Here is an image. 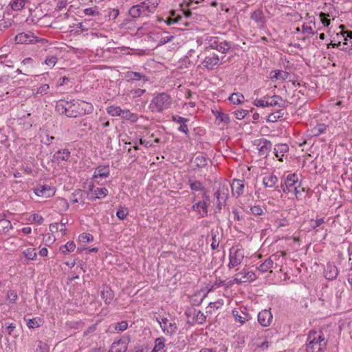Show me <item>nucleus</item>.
I'll list each match as a JSON object with an SVG mask.
<instances>
[{
	"label": "nucleus",
	"instance_id": "nucleus-1",
	"mask_svg": "<svg viewBox=\"0 0 352 352\" xmlns=\"http://www.w3.org/2000/svg\"><path fill=\"white\" fill-rule=\"evenodd\" d=\"M307 342V352H320L327 345L324 336L316 331L309 333Z\"/></svg>",
	"mask_w": 352,
	"mask_h": 352
},
{
	"label": "nucleus",
	"instance_id": "nucleus-2",
	"mask_svg": "<svg viewBox=\"0 0 352 352\" xmlns=\"http://www.w3.org/2000/svg\"><path fill=\"white\" fill-rule=\"evenodd\" d=\"M172 103L170 96L166 93L158 94L150 104V109L153 112H162L170 107Z\"/></svg>",
	"mask_w": 352,
	"mask_h": 352
},
{
	"label": "nucleus",
	"instance_id": "nucleus-3",
	"mask_svg": "<svg viewBox=\"0 0 352 352\" xmlns=\"http://www.w3.org/2000/svg\"><path fill=\"white\" fill-rule=\"evenodd\" d=\"M282 190L287 194L293 193L296 197L300 193L301 188L300 182L296 174L288 175L285 179L284 184H281Z\"/></svg>",
	"mask_w": 352,
	"mask_h": 352
},
{
	"label": "nucleus",
	"instance_id": "nucleus-4",
	"mask_svg": "<svg viewBox=\"0 0 352 352\" xmlns=\"http://www.w3.org/2000/svg\"><path fill=\"white\" fill-rule=\"evenodd\" d=\"M150 12H153V10H151V6L146 1L142 2L139 5L133 6L129 10V14L133 18L146 16Z\"/></svg>",
	"mask_w": 352,
	"mask_h": 352
},
{
	"label": "nucleus",
	"instance_id": "nucleus-5",
	"mask_svg": "<svg viewBox=\"0 0 352 352\" xmlns=\"http://www.w3.org/2000/svg\"><path fill=\"white\" fill-rule=\"evenodd\" d=\"M229 268H233L240 265L244 258V251L242 249L232 248L230 252Z\"/></svg>",
	"mask_w": 352,
	"mask_h": 352
},
{
	"label": "nucleus",
	"instance_id": "nucleus-6",
	"mask_svg": "<svg viewBox=\"0 0 352 352\" xmlns=\"http://www.w3.org/2000/svg\"><path fill=\"white\" fill-rule=\"evenodd\" d=\"M156 320L160 324L164 333L168 335H172L177 330L176 323L174 322H169L166 318H162L161 316H159L156 318Z\"/></svg>",
	"mask_w": 352,
	"mask_h": 352
},
{
	"label": "nucleus",
	"instance_id": "nucleus-7",
	"mask_svg": "<svg viewBox=\"0 0 352 352\" xmlns=\"http://www.w3.org/2000/svg\"><path fill=\"white\" fill-rule=\"evenodd\" d=\"M220 60L219 56L214 54H208L201 61L203 67L208 70L217 69L220 65Z\"/></svg>",
	"mask_w": 352,
	"mask_h": 352
},
{
	"label": "nucleus",
	"instance_id": "nucleus-8",
	"mask_svg": "<svg viewBox=\"0 0 352 352\" xmlns=\"http://www.w3.org/2000/svg\"><path fill=\"white\" fill-rule=\"evenodd\" d=\"M337 36L342 37L345 41L342 43L341 50L349 52L352 54V32L349 31H341L337 34Z\"/></svg>",
	"mask_w": 352,
	"mask_h": 352
},
{
	"label": "nucleus",
	"instance_id": "nucleus-9",
	"mask_svg": "<svg viewBox=\"0 0 352 352\" xmlns=\"http://www.w3.org/2000/svg\"><path fill=\"white\" fill-rule=\"evenodd\" d=\"M256 278L255 274L253 272H249L246 270H243L241 272L236 274L233 281L236 283H247L253 281Z\"/></svg>",
	"mask_w": 352,
	"mask_h": 352
},
{
	"label": "nucleus",
	"instance_id": "nucleus-10",
	"mask_svg": "<svg viewBox=\"0 0 352 352\" xmlns=\"http://www.w3.org/2000/svg\"><path fill=\"white\" fill-rule=\"evenodd\" d=\"M15 41L16 43L28 44L36 42V37L31 32H21L16 35Z\"/></svg>",
	"mask_w": 352,
	"mask_h": 352
},
{
	"label": "nucleus",
	"instance_id": "nucleus-11",
	"mask_svg": "<svg viewBox=\"0 0 352 352\" xmlns=\"http://www.w3.org/2000/svg\"><path fill=\"white\" fill-rule=\"evenodd\" d=\"M272 314L268 309H264L258 314V322L263 327H268L272 321Z\"/></svg>",
	"mask_w": 352,
	"mask_h": 352
},
{
	"label": "nucleus",
	"instance_id": "nucleus-12",
	"mask_svg": "<svg viewBox=\"0 0 352 352\" xmlns=\"http://www.w3.org/2000/svg\"><path fill=\"white\" fill-rule=\"evenodd\" d=\"M285 255H286V254L284 252H280V255H278V253L276 254H273L271 257L268 258L263 263H261L258 267V270L259 271H261V272H267L270 269H271L273 267V264H274L273 259L276 260L278 256H281L284 257Z\"/></svg>",
	"mask_w": 352,
	"mask_h": 352
},
{
	"label": "nucleus",
	"instance_id": "nucleus-13",
	"mask_svg": "<svg viewBox=\"0 0 352 352\" xmlns=\"http://www.w3.org/2000/svg\"><path fill=\"white\" fill-rule=\"evenodd\" d=\"M214 195L217 199V201H220L221 204H226L229 195L228 185H220Z\"/></svg>",
	"mask_w": 352,
	"mask_h": 352
},
{
	"label": "nucleus",
	"instance_id": "nucleus-14",
	"mask_svg": "<svg viewBox=\"0 0 352 352\" xmlns=\"http://www.w3.org/2000/svg\"><path fill=\"white\" fill-rule=\"evenodd\" d=\"M35 194L38 197L47 198L52 197L55 194V190L48 185H43L35 190Z\"/></svg>",
	"mask_w": 352,
	"mask_h": 352
},
{
	"label": "nucleus",
	"instance_id": "nucleus-15",
	"mask_svg": "<svg viewBox=\"0 0 352 352\" xmlns=\"http://www.w3.org/2000/svg\"><path fill=\"white\" fill-rule=\"evenodd\" d=\"M324 276L328 280H334L338 274V270L337 267L332 263H327L324 271Z\"/></svg>",
	"mask_w": 352,
	"mask_h": 352
},
{
	"label": "nucleus",
	"instance_id": "nucleus-16",
	"mask_svg": "<svg viewBox=\"0 0 352 352\" xmlns=\"http://www.w3.org/2000/svg\"><path fill=\"white\" fill-rule=\"evenodd\" d=\"M101 298L105 304L109 305L114 298V293L109 287L104 285L101 291Z\"/></svg>",
	"mask_w": 352,
	"mask_h": 352
},
{
	"label": "nucleus",
	"instance_id": "nucleus-17",
	"mask_svg": "<svg viewBox=\"0 0 352 352\" xmlns=\"http://www.w3.org/2000/svg\"><path fill=\"white\" fill-rule=\"evenodd\" d=\"M251 19L255 21L258 26L263 27L265 23V18L262 10H256L253 12L250 16Z\"/></svg>",
	"mask_w": 352,
	"mask_h": 352
},
{
	"label": "nucleus",
	"instance_id": "nucleus-18",
	"mask_svg": "<svg viewBox=\"0 0 352 352\" xmlns=\"http://www.w3.org/2000/svg\"><path fill=\"white\" fill-rule=\"evenodd\" d=\"M70 157V151L68 149L59 150L54 155V160L57 163L61 161H68Z\"/></svg>",
	"mask_w": 352,
	"mask_h": 352
},
{
	"label": "nucleus",
	"instance_id": "nucleus-19",
	"mask_svg": "<svg viewBox=\"0 0 352 352\" xmlns=\"http://www.w3.org/2000/svg\"><path fill=\"white\" fill-rule=\"evenodd\" d=\"M232 193L236 197H239L243 192L244 184L240 179H234L231 185Z\"/></svg>",
	"mask_w": 352,
	"mask_h": 352
},
{
	"label": "nucleus",
	"instance_id": "nucleus-20",
	"mask_svg": "<svg viewBox=\"0 0 352 352\" xmlns=\"http://www.w3.org/2000/svg\"><path fill=\"white\" fill-rule=\"evenodd\" d=\"M275 155L278 158L279 161H283L282 157L284 153L289 151V146L286 144H280L275 146L274 148Z\"/></svg>",
	"mask_w": 352,
	"mask_h": 352
},
{
	"label": "nucleus",
	"instance_id": "nucleus-21",
	"mask_svg": "<svg viewBox=\"0 0 352 352\" xmlns=\"http://www.w3.org/2000/svg\"><path fill=\"white\" fill-rule=\"evenodd\" d=\"M127 350L126 342L125 340H119L114 342L111 345V352H126Z\"/></svg>",
	"mask_w": 352,
	"mask_h": 352
},
{
	"label": "nucleus",
	"instance_id": "nucleus-22",
	"mask_svg": "<svg viewBox=\"0 0 352 352\" xmlns=\"http://www.w3.org/2000/svg\"><path fill=\"white\" fill-rule=\"evenodd\" d=\"M120 118L131 122H136L138 120V114L131 112L129 109H122Z\"/></svg>",
	"mask_w": 352,
	"mask_h": 352
},
{
	"label": "nucleus",
	"instance_id": "nucleus-23",
	"mask_svg": "<svg viewBox=\"0 0 352 352\" xmlns=\"http://www.w3.org/2000/svg\"><path fill=\"white\" fill-rule=\"evenodd\" d=\"M109 175V168L108 166H100L96 168L94 177H107Z\"/></svg>",
	"mask_w": 352,
	"mask_h": 352
},
{
	"label": "nucleus",
	"instance_id": "nucleus-24",
	"mask_svg": "<svg viewBox=\"0 0 352 352\" xmlns=\"http://www.w3.org/2000/svg\"><path fill=\"white\" fill-rule=\"evenodd\" d=\"M288 76V72L283 70H274L270 73V78L273 81L278 79L286 80Z\"/></svg>",
	"mask_w": 352,
	"mask_h": 352
},
{
	"label": "nucleus",
	"instance_id": "nucleus-25",
	"mask_svg": "<svg viewBox=\"0 0 352 352\" xmlns=\"http://www.w3.org/2000/svg\"><path fill=\"white\" fill-rule=\"evenodd\" d=\"M210 47L212 49H216L219 52L226 54L230 49L231 45L227 41H223V42H221L220 43L217 44V45H214L213 44H212L210 46Z\"/></svg>",
	"mask_w": 352,
	"mask_h": 352
},
{
	"label": "nucleus",
	"instance_id": "nucleus-26",
	"mask_svg": "<svg viewBox=\"0 0 352 352\" xmlns=\"http://www.w3.org/2000/svg\"><path fill=\"white\" fill-rule=\"evenodd\" d=\"M278 179L274 175H270L265 176L263 178V184L265 187L272 188L274 187L276 184L277 183Z\"/></svg>",
	"mask_w": 352,
	"mask_h": 352
},
{
	"label": "nucleus",
	"instance_id": "nucleus-27",
	"mask_svg": "<svg viewBox=\"0 0 352 352\" xmlns=\"http://www.w3.org/2000/svg\"><path fill=\"white\" fill-rule=\"evenodd\" d=\"M269 107L278 106L283 107L285 106V101L282 98L278 95H274L271 97L270 100H268Z\"/></svg>",
	"mask_w": 352,
	"mask_h": 352
},
{
	"label": "nucleus",
	"instance_id": "nucleus-28",
	"mask_svg": "<svg viewBox=\"0 0 352 352\" xmlns=\"http://www.w3.org/2000/svg\"><path fill=\"white\" fill-rule=\"evenodd\" d=\"M203 200H202V206H204V212L201 214V217H205L208 216V208L210 202V196L205 191L203 194Z\"/></svg>",
	"mask_w": 352,
	"mask_h": 352
},
{
	"label": "nucleus",
	"instance_id": "nucleus-29",
	"mask_svg": "<svg viewBox=\"0 0 352 352\" xmlns=\"http://www.w3.org/2000/svg\"><path fill=\"white\" fill-rule=\"evenodd\" d=\"M272 143L270 141L265 140L263 142V145L261 146L259 150V155L261 156H267L268 153L272 148Z\"/></svg>",
	"mask_w": 352,
	"mask_h": 352
},
{
	"label": "nucleus",
	"instance_id": "nucleus-30",
	"mask_svg": "<svg viewBox=\"0 0 352 352\" xmlns=\"http://www.w3.org/2000/svg\"><path fill=\"white\" fill-rule=\"evenodd\" d=\"M69 104V102L60 100L56 102L55 108H56V111L58 112L59 113H60V114L65 113V114Z\"/></svg>",
	"mask_w": 352,
	"mask_h": 352
},
{
	"label": "nucleus",
	"instance_id": "nucleus-31",
	"mask_svg": "<svg viewBox=\"0 0 352 352\" xmlns=\"http://www.w3.org/2000/svg\"><path fill=\"white\" fill-rule=\"evenodd\" d=\"M232 312L235 320L242 324H244L245 321H248L250 318V316L247 313L242 312L240 314L239 311L235 310H234Z\"/></svg>",
	"mask_w": 352,
	"mask_h": 352
},
{
	"label": "nucleus",
	"instance_id": "nucleus-32",
	"mask_svg": "<svg viewBox=\"0 0 352 352\" xmlns=\"http://www.w3.org/2000/svg\"><path fill=\"white\" fill-rule=\"evenodd\" d=\"M208 161L209 160L206 157L199 155L195 158L194 163L198 168H204L207 165Z\"/></svg>",
	"mask_w": 352,
	"mask_h": 352
},
{
	"label": "nucleus",
	"instance_id": "nucleus-33",
	"mask_svg": "<svg viewBox=\"0 0 352 352\" xmlns=\"http://www.w3.org/2000/svg\"><path fill=\"white\" fill-rule=\"evenodd\" d=\"M79 113H80L76 109L75 104L70 102L69 106L67 107L65 115L69 118H76Z\"/></svg>",
	"mask_w": 352,
	"mask_h": 352
},
{
	"label": "nucleus",
	"instance_id": "nucleus-34",
	"mask_svg": "<svg viewBox=\"0 0 352 352\" xmlns=\"http://www.w3.org/2000/svg\"><path fill=\"white\" fill-rule=\"evenodd\" d=\"M243 95L239 93H233L229 97V100L234 104H241L243 102Z\"/></svg>",
	"mask_w": 352,
	"mask_h": 352
},
{
	"label": "nucleus",
	"instance_id": "nucleus-35",
	"mask_svg": "<svg viewBox=\"0 0 352 352\" xmlns=\"http://www.w3.org/2000/svg\"><path fill=\"white\" fill-rule=\"evenodd\" d=\"M122 109L118 106L111 105L107 107V111L111 116H121Z\"/></svg>",
	"mask_w": 352,
	"mask_h": 352
},
{
	"label": "nucleus",
	"instance_id": "nucleus-36",
	"mask_svg": "<svg viewBox=\"0 0 352 352\" xmlns=\"http://www.w3.org/2000/svg\"><path fill=\"white\" fill-rule=\"evenodd\" d=\"M25 0H12L10 6L14 10H21L25 4Z\"/></svg>",
	"mask_w": 352,
	"mask_h": 352
},
{
	"label": "nucleus",
	"instance_id": "nucleus-37",
	"mask_svg": "<svg viewBox=\"0 0 352 352\" xmlns=\"http://www.w3.org/2000/svg\"><path fill=\"white\" fill-rule=\"evenodd\" d=\"M126 78L129 80H140L142 78H145V76L139 72H129L126 74Z\"/></svg>",
	"mask_w": 352,
	"mask_h": 352
},
{
	"label": "nucleus",
	"instance_id": "nucleus-38",
	"mask_svg": "<svg viewBox=\"0 0 352 352\" xmlns=\"http://www.w3.org/2000/svg\"><path fill=\"white\" fill-rule=\"evenodd\" d=\"M76 248V244L73 241H69L65 245L60 247V251L62 253H65L66 252H73Z\"/></svg>",
	"mask_w": 352,
	"mask_h": 352
},
{
	"label": "nucleus",
	"instance_id": "nucleus-39",
	"mask_svg": "<svg viewBox=\"0 0 352 352\" xmlns=\"http://www.w3.org/2000/svg\"><path fill=\"white\" fill-rule=\"evenodd\" d=\"M23 254L28 260H34L36 256L34 248H28L23 252Z\"/></svg>",
	"mask_w": 352,
	"mask_h": 352
},
{
	"label": "nucleus",
	"instance_id": "nucleus-40",
	"mask_svg": "<svg viewBox=\"0 0 352 352\" xmlns=\"http://www.w3.org/2000/svg\"><path fill=\"white\" fill-rule=\"evenodd\" d=\"M164 338H158L155 340V346L152 352H158L164 347Z\"/></svg>",
	"mask_w": 352,
	"mask_h": 352
},
{
	"label": "nucleus",
	"instance_id": "nucleus-41",
	"mask_svg": "<svg viewBox=\"0 0 352 352\" xmlns=\"http://www.w3.org/2000/svg\"><path fill=\"white\" fill-rule=\"evenodd\" d=\"M189 182H190V188L193 190L199 191V190H205L202 184L199 181L191 182L190 180Z\"/></svg>",
	"mask_w": 352,
	"mask_h": 352
},
{
	"label": "nucleus",
	"instance_id": "nucleus-42",
	"mask_svg": "<svg viewBox=\"0 0 352 352\" xmlns=\"http://www.w3.org/2000/svg\"><path fill=\"white\" fill-rule=\"evenodd\" d=\"M35 352H49V346L45 343L38 341Z\"/></svg>",
	"mask_w": 352,
	"mask_h": 352
},
{
	"label": "nucleus",
	"instance_id": "nucleus-43",
	"mask_svg": "<svg viewBox=\"0 0 352 352\" xmlns=\"http://www.w3.org/2000/svg\"><path fill=\"white\" fill-rule=\"evenodd\" d=\"M216 119L217 121L221 122H223L228 123L230 122L229 116L221 112H217V114L216 115Z\"/></svg>",
	"mask_w": 352,
	"mask_h": 352
},
{
	"label": "nucleus",
	"instance_id": "nucleus-44",
	"mask_svg": "<svg viewBox=\"0 0 352 352\" xmlns=\"http://www.w3.org/2000/svg\"><path fill=\"white\" fill-rule=\"evenodd\" d=\"M127 214L128 210L126 208H120L116 212L117 217L120 220L125 219Z\"/></svg>",
	"mask_w": 352,
	"mask_h": 352
},
{
	"label": "nucleus",
	"instance_id": "nucleus-45",
	"mask_svg": "<svg viewBox=\"0 0 352 352\" xmlns=\"http://www.w3.org/2000/svg\"><path fill=\"white\" fill-rule=\"evenodd\" d=\"M128 327V322L126 320H122L120 322H118L115 325V329L118 331H123Z\"/></svg>",
	"mask_w": 352,
	"mask_h": 352
},
{
	"label": "nucleus",
	"instance_id": "nucleus-46",
	"mask_svg": "<svg viewBox=\"0 0 352 352\" xmlns=\"http://www.w3.org/2000/svg\"><path fill=\"white\" fill-rule=\"evenodd\" d=\"M96 198H100L101 197H105L107 195L108 190L105 188H97L94 190Z\"/></svg>",
	"mask_w": 352,
	"mask_h": 352
},
{
	"label": "nucleus",
	"instance_id": "nucleus-47",
	"mask_svg": "<svg viewBox=\"0 0 352 352\" xmlns=\"http://www.w3.org/2000/svg\"><path fill=\"white\" fill-rule=\"evenodd\" d=\"M93 240V236L88 233H82L79 236V241L80 242L86 243L91 241Z\"/></svg>",
	"mask_w": 352,
	"mask_h": 352
},
{
	"label": "nucleus",
	"instance_id": "nucleus-48",
	"mask_svg": "<svg viewBox=\"0 0 352 352\" xmlns=\"http://www.w3.org/2000/svg\"><path fill=\"white\" fill-rule=\"evenodd\" d=\"M8 299L10 302L14 303L17 299V294L15 290H10L7 294Z\"/></svg>",
	"mask_w": 352,
	"mask_h": 352
},
{
	"label": "nucleus",
	"instance_id": "nucleus-49",
	"mask_svg": "<svg viewBox=\"0 0 352 352\" xmlns=\"http://www.w3.org/2000/svg\"><path fill=\"white\" fill-rule=\"evenodd\" d=\"M328 16H329L328 14L324 12L320 13L321 22L325 27H328L330 24V20L327 19Z\"/></svg>",
	"mask_w": 352,
	"mask_h": 352
},
{
	"label": "nucleus",
	"instance_id": "nucleus-50",
	"mask_svg": "<svg viewBox=\"0 0 352 352\" xmlns=\"http://www.w3.org/2000/svg\"><path fill=\"white\" fill-rule=\"evenodd\" d=\"M192 209L201 214L202 212H204V206H202V202L198 201L192 205Z\"/></svg>",
	"mask_w": 352,
	"mask_h": 352
},
{
	"label": "nucleus",
	"instance_id": "nucleus-51",
	"mask_svg": "<svg viewBox=\"0 0 352 352\" xmlns=\"http://www.w3.org/2000/svg\"><path fill=\"white\" fill-rule=\"evenodd\" d=\"M83 12L85 15L88 16H96L99 14V12L96 8H85Z\"/></svg>",
	"mask_w": 352,
	"mask_h": 352
},
{
	"label": "nucleus",
	"instance_id": "nucleus-52",
	"mask_svg": "<svg viewBox=\"0 0 352 352\" xmlns=\"http://www.w3.org/2000/svg\"><path fill=\"white\" fill-rule=\"evenodd\" d=\"M254 104L258 107H269L268 100H265V99L256 100Z\"/></svg>",
	"mask_w": 352,
	"mask_h": 352
},
{
	"label": "nucleus",
	"instance_id": "nucleus-53",
	"mask_svg": "<svg viewBox=\"0 0 352 352\" xmlns=\"http://www.w3.org/2000/svg\"><path fill=\"white\" fill-rule=\"evenodd\" d=\"M326 126L324 124H318L314 128V135H318L324 132Z\"/></svg>",
	"mask_w": 352,
	"mask_h": 352
},
{
	"label": "nucleus",
	"instance_id": "nucleus-54",
	"mask_svg": "<svg viewBox=\"0 0 352 352\" xmlns=\"http://www.w3.org/2000/svg\"><path fill=\"white\" fill-rule=\"evenodd\" d=\"M50 89V86L47 84L42 85L40 86L38 89L36 94H40L41 95L46 94Z\"/></svg>",
	"mask_w": 352,
	"mask_h": 352
},
{
	"label": "nucleus",
	"instance_id": "nucleus-55",
	"mask_svg": "<svg viewBox=\"0 0 352 352\" xmlns=\"http://www.w3.org/2000/svg\"><path fill=\"white\" fill-rule=\"evenodd\" d=\"M248 113L247 110H239L236 111L234 114L238 120H242L247 116Z\"/></svg>",
	"mask_w": 352,
	"mask_h": 352
},
{
	"label": "nucleus",
	"instance_id": "nucleus-56",
	"mask_svg": "<svg viewBox=\"0 0 352 352\" xmlns=\"http://www.w3.org/2000/svg\"><path fill=\"white\" fill-rule=\"evenodd\" d=\"M280 114H281V111H278L276 113H271L268 116V120L270 122H275L277 120L278 118L281 117Z\"/></svg>",
	"mask_w": 352,
	"mask_h": 352
},
{
	"label": "nucleus",
	"instance_id": "nucleus-57",
	"mask_svg": "<svg viewBox=\"0 0 352 352\" xmlns=\"http://www.w3.org/2000/svg\"><path fill=\"white\" fill-rule=\"evenodd\" d=\"M57 58L55 56L48 57L45 59V63L50 67H54L56 63Z\"/></svg>",
	"mask_w": 352,
	"mask_h": 352
},
{
	"label": "nucleus",
	"instance_id": "nucleus-58",
	"mask_svg": "<svg viewBox=\"0 0 352 352\" xmlns=\"http://www.w3.org/2000/svg\"><path fill=\"white\" fill-rule=\"evenodd\" d=\"M66 223H67V222H63V220L61 221L60 223H56V232L60 231V232H65L66 231V228H65Z\"/></svg>",
	"mask_w": 352,
	"mask_h": 352
},
{
	"label": "nucleus",
	"instance_id": "nucleus-59",
	"mask_svg": "<svg viewBox=\"0 0 352 352\" xmlns=\"http://www.w3.org/2000/svg\"><path fill=\"white\" fill-rule=\"evenodd\" d=\"M251 212L255 215H261L263 213V210L259 206H254L251 207Z\"/></svg>",
	"mask_w": 352,
	"mask_h": 352
},
{
	"label": "nucleus",
	"instance_id": "nucleus-60",
	"mask_svg": "<svg viewBox=\"0 0 352 352\" xmlns=\"http://www.w3.org/2000/svg\"><path fill=\"white\" fill-rule=\"evenodd\" d=\"M173 121L182 124L183 122H187L188 121V119L184 118L183 117L179 116H173L172 117Z\"/></svg>",
	"mask_w": 352,
	"mask_h": 352
},
{
	"label": "nucleus",
	"instance_id": "nucleus-61",
	"mask_svg": "<svg viewBox=\"0 0 352 352\" xmlns=\"http://www.w3.org/2000/svg\"><path fill=\"white\" fill-rule=\"evenodd\" d=\"M145 91H146L145 89H136L132 90L131 92L133 94V97H140L142 95H143L145 93Z\"/></svg>",
	"mask_w": 352,
	"mask_h": 352
},
{
	"label": "nucleus",
	"instance_id": "nucleus-62",
	"mask_svg": "<svg viewBox=\"0 0 352 352\" xmlns=\"http://www.w3.org/2000/svg\"><path fill=\"white\" fill-rule=\"evenodd\" d=\"M32 221L38 224H41L43 221V218L38 214H34L32 215Z\"/></svg>",
	"mask_w": 352,
	"mask_h": 352
},
{
	"label": "nucleus",
	"instance_id": "nucleus-63",
	"mask_svg": "<svg viewBox=\"0 0 352 352\" xmlns=\"http://www.w3.org/2000/svg\"><path fill=\"white\" fill-rule=\"evenodd\" d=\"M28 326L29 328H36V327H39V324L36 319L32 318V319H30L28 320Z\"/></svg>",
	"mask_w": 352,
	"mask_h": 352
},
{
	"label": "nucleus",
	"instance_id": "nucleus-64",
	"mask_svg": "<svg viewBox=\"0 0 352 352\" xmlns=\"http://www.w3.org/2000/svg\"><path fill=\"white\" fill-rule=\"evenodd\" d=\"M324 223V219H318L314 221V223L311 225V227L313 229H316V228L319 227L320 225Z\"/></svg>",
	"mask_w": 352,
	"mask_h": 352
}]
</instances>
